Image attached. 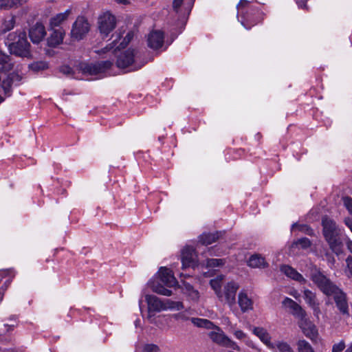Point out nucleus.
Wrapping results in <instances>:
<instances>
[{
    "label": "nucleus",
    "mask_w": 352,
    "mask_h": 352,
    "mask_svg": "<svg viewBox=\"0 0 352 352\" xmlns=\"http://www.w3.org/2000/svg\"><path fill=\"white\" fill-rule=\"evenodd\" d=\"M117 56L116 65L120 69H127L128 72L136 71L140 69L144 63H139L140 54L135 50L128 49L120 52Z\"/></svg>",
    "instance_id": "5"
},
{
    "label": "nucleus",
    "mask_w": 352,
    "mask_h": 352,
    "mask_svg": "<svg viewBox=\"0 0 352 352\" xmlns=\"http://www.w3.org/2000/svg\"><path fill=\"white\" fill-rule=\"evenodd\" d=\"M296 226H297V225H296V223L293 224V225H292V229H294V227H296Z\"/></svg>",
    "instance_id": "58"
},
{
    "label": "nucleus",
    "mask_w": 352,
    "mask_h": 352,
    "mask_svg": "<svg viewBox=\"0 0 352 352\" xmlns=\"http://www.w3.org/2000/svg\"><path fill=\"white\" fill-rule=\"evenodd\" d=\"M280 270L287 277L298 282L300 284H305L307 283V280L302 276V274H300L295 269L289 265L281 266Z\"/></svg>",
    "instance_id": "23"
},
{
    "label": "nucleus",
    "mask_w": 352,
    "mask_h": 352,
    "mask_svg": "<svg viewBox=\"0 0 352 352\" xmlns=\"http://www.w3.org/2000/svg\"><path fill=\"white\" fill-rule=\"evenodd\" d=\"M311 241L307 238H301L296 241L293 245H300L302 249H306L311 246Z\"/></svg>",
    "instance_id": "37"
},
{
    "label": "nucleus",
    "mask_w": 352,
    "mask_h": 352,
    "mask_svg": "<svg viewBox=\"0 0 352 352\" xmlns=\"http://www.w3.org/2000/svg\"><path fill=\"white\" fill-rule=\"evenodd\" d=\"M346 269L345 273L347 276L352 278V257L348 256L346 259Z\"/></svg>",
    "instance_id": "42"
},
{
    "label": "nucleus",
    "mask_w": 352,
    "mask_h": 352,
    "mask_svg": "<svg viewBox=\"0 0 352 352\" xmlns=\"http://www.w3.org/2000/svg\"><path fill=\"white\" fill-rule=\"evenodd\" d=\"M183 1L184 0H173V8L177 13L179 12V9L182 4L183 3Z\"/></svg>",
    "instance_id": "47"
},
{
    "label": "nucleus",
    "mask_w": 352,
    "mask_h": 352,
    "mask_svg": "<svg viewBox=\"0 0 352 352\" xmlns=\"http://www.w3.org/2000/svg\"><path fill=\"white\" fill-rule=\"evenodd\" d=\"M30 67L34 72H39L46 69L48 67V65L45 61H38L31 64Z\"/></svg>",
    "instance_id": "35"
},
{
    "label": "nucleus",
    "mask_w": 352,
    "mask_h": 352,
    "mask_svg": "<svg viewBox=\"0 0 352 352\" xmlns=\"http://www.w3.org/2000/svg\"><path fill=\"white\" fill-rule=\"evenodd\" d=\"M252 333L270 349H275V344L272 342V337L263 327H254Z\"/></svg>",
    "instance_id": "17"
},
{
    "label": "nucleus",
    "mask_w": 352,
    "mask_h": 352,
    "mask_svg": "<svg viewBox=\"0 0 352 352\" xmlns=\"http://www.w3.org/2000/svg\"><path fill=\"white\" fill-rule=\"evenodd\" d=\"M294 298H297V294H295V295H294Z\"/></svg>",
    "instance_id": "61"
},
{
    "label": "nucleus",
    "mask_w": 352,
    "mask_h": 352,
    "mask_svg": "<svg viewBox=\"0 0 352 352\" xmlns=\"http://www.w3.org/2000/svg\"><path fill=\"white\" fill-rule=\"evenodd\" d=\"M310 279L324 294L329 296L339 288L317 267L311 269Z\"/></svg>",
    "instance_id": "6"
},
{
    "label": "nucleus",
    "mask_w": 352,
    "mask_h": 352,
    "mask_svg": "<svg viewBox=\"0 0 352 352\" xmlns=\"http://www.w3.org/2000/svg\"><path fill=\"white\" fill-rule=\"evenodd\" d=\"M298 352H315L311 345L305 340H300L297 342Z\"/></svg>",
    "instance_id": "31"
},
{
    "label": "nucleus",
    "mask_w": 352,
    "mask_h": 352,
    "mask_svg": "<svg viewBox=\"0 0 352 352\" xmlns=\"http://www.w3.org/2000/svg\"><path fill=\"white\" fill-rule=\"evenodd\" d=\"M113 65L111 60H104L94 64L85 65L82 69L84 73L90 75H98L110 69Z\"/></svg>",
    "instance_id": "11"
},
{
    "label": "nucleus",
    "mask_w": 352,
    "mask_h": 352,
    "mask_svg": "<svg viewBox=\"0 0 352 352\" xmlns=\"http://www.w3.org/2000/svg\"><path fill=\"white\" fill-rule=\"evenodd\" d=\"M182 292L191 300L197 301L199 298V293L190 284L183 282L181 286Z\"/></svg>",
    "instance_id": "25"
},
{
    "label": "nucleus",
    "mask_w": 352,
    "mask_h": 352,
    "mask_svg": "<svg viewBox=\"0 0 352 352\" xmlns=\"http://www.w3.org/2000/svg\"><path fill=\"white\" fill-rule=\"evenodd\" d=\"M72 11L70 9H67L64 12L58 13L55 16H52L50 19V28L58 29V28H63L62 24L66 21L70 15Z\"/></svg>",
    "instance_id": "21"
},
{
    "label": "nucleus",
    "mask_w": 352,
    "mask_h": 352,
    "mask_svg": "<svg viewBox=\"0 0 352 352\" xmlns=\"http://www.w3.org/2000/svg\"><path fill=\"white\" fill-rule=\"evenodd\" d=\"M173 318L177 320L186 321L191 319L192 318H190L187 311H182L177 314H174Z\"/></svg>",
    "instance_id": "39"
},
{
    "label": "nucleus",
    "mask_w": 352,
    "mask_h": 352,
    "mask_svg": "<svg viewBox=\"0 0 352 352\" xmlns=\"http://www.w3.org/2000/svg\"><path fill=\"white\" fill-rule=\"evenodd\" d=\"M15 24V19L14 16H9L7 19H6L2 24V30L4 32H6L8 31H10L12 30Z\"/></svg>",
    "instance_id": "33"
},
{
    "label": "nucleus",
    "mask_w": 352,
    "mask_h": 352,
    "mask_svg": "<svg viewBox=\"0 0 352 352\" xmlns=\"http://www.w3.org/2000/svg\"><path fill=\"white\" fill-rule=\"evenodd\" d=\"M191 322L197 327L211 329L212 331L208 333V336L214 343L237 351H241L238 344L226 336L219 326L215 325L210 320L204 318H193L191 319Z\"/></svg>",
    "instance_id": "1"
},
{
    "label": "nucleus",
    "mask_w": 352,
    "mask_h": 352,
    "mask_svg": "<svg viewBox=\"0 0 352 352\" xmlns=\"http://www.w3.org/2000/svg\"><path fill=\"white\" fill-rule=\"evenodd\" d=\"M225 261L221 258H209L206 260V266L208 268L221 266L224 265Z\"/></svg>",
    "instance_id": "34"
},
{
    "label": "nucleus",
    "mask_w": 352,
    "mask_h": 352,
    "mask_svg": "<svg viewBox=\"0 0 352 352\" xmlns=\"http://www.w3.org/2000/svg\"><path fill=\"white\" fill-rule=\"evenodd\" d=\"M244 342H245V344L247 346H248L249 347H250L252 349H256L258 352H260L261 351V349H258V347H256V346L253 342V341L251 340L248 337V338H246V340H244Z\"/></svg>",
    "instance_id": "50"
},
{
    "label": "nucleus",
    "mask_w": 352,
    "mask_h": 352,
    "mask_svg": "<svg viewBox=\"0 0 352 352\" xmlns=\"http://www.w3.org/2000/svg\"><path fill=\"white\" fill-rule=\"evenodd\" d=\"M60 72H62L63 74H65L66 76L72 75V73H73L72 69L70 67L67 66V65L62 66L60 68Z\"/></svg>",
    "instance_id": "48"
},
{
    "label": "nucleus",
    "mask_w": 352,
    "mask_h": 352,
    "mask_svg": "<svg viewBox=\"0 0 352 352\" xmlns=\"http://www.w3.org/2000/svg\"><path fill=\"white\" fill-rule=\"evenodd\" d=\"M344 222H345V224L351 229V230L352 231V223L351 222L350 220L349 219H345L344 220Z\"/></svg>",
    "instance_id": "52"
},
{
    "label": "nucleus",
    "mask_w": 352,
    "mask_h": 352,
    "mask_svg": "<svg viewBox=\"0 0 352 352\" xmlns=\"http://www.w3.org/2000/svg\"><path fill=\"white\" fill-rule=\"evenodd\" d=\"M90 25L84 16H78L72 25L71 36L76 40H81L89 32Z\"/></svg>",
    "instance_id": "9"
},
{
    "label": "nucleus",
    "mask_w": 352,
    "mask_h": 352,
    "mask_svg": "<svg viewBox=\"0 0 352 352\" xmlns=\"http://www.w3.org/2000/svg\"><path fill=\"white\" fill-rule=\"evenodd\" d=\"M283 305L290 309L294 316L300 319H303L306 316V313L302 307L292 299L286 297L283 301Z\"/></svg>",
    "instance_id": "20"
},
{
    "label": "nucleus",
    "mask_w": 352,
    "mask_h": 352,
    "mask_svg": "<svg viewBox=\"0 0 352 352\" xmlns=\"http://www.w3.org/2000/svg\"><path fill=\"white\" fill-rule=\"evenodd\" d=\"M344 206L352 214V199L348 197H343L342 199Z\"/></svg>",
    "instance_id": "44"
},
{
    "label": "nucleus",
    "mask_w": 352,
    "mask_h": 352,
    "mask_svg": "<svg viewBox=\"0 0 352 352\" xmlns=\"http://www.w3.org/2000/svg\"><path fill=\"white\" fill-rule=\"evenodd\" d=\"M164 41V34L161 30H153L148 36V45L154 50L162 47Z\"/></svg>",
    "instance_id": "18"
},
{
    "label": "nucleus",
    "mask_w": 352,
    "mask_h": 352,
    "mask_svg": "<svg viewBox=\"0 0 352 352\" xmlns=\"http://www.w3.org/2000/svg\"><path fill=\"white\" fill-rule=\"evenodd\" d=\"M294 298H297V294H295V295H294Z\"/></svg>",
    "instance_id": "60"
},
{
    "label": "nucleus",
    "mask_w": 352,
    "mask_h": 352,
    "mask_svg": "<svg viewBox=\"0 0 352 352\" xmlns=\"http://www.w3.org/2000/svg\"><path fill=\"white\" fill-rule=\"evenodd\" d=\"M133 33L129 32L126 35V36L123 38L122 41L120 43L119 45H118V47H119V50L120 51L122 49H124L126 47V45L130 43L133 38Z\"/></svg>",
    "instance_id": "38"
},
{
    "label": "nucleus",
    "mask_w": 352,
    "mask_h": 352,
    "mask_svg": "<svg viewBox=\"0 0 352 352\" xmlns=\"http://www.w3.org/2000/svg\"><path fill=\"white\" fill-rule=\"evenodd\" d=\"M303 333L307 338L314 339L317 335L316 326L311 322H305V326H301Z\"/></svg>",
    "instance_id": "29"
},
{
    "label": "nucleus",
    "mask_w": 352,
    "mask_h": 352,
    "mask_svg": "<svg viewBox=\"0 0 352 352\" xmlns=\"http://www.w3.org/2000/svg\"><path fill=\"white\" fill-rule=\"evenodd\" d=\"M150 286L152 291L158 294L166 296H170L172 295L171 290L165 288L163 285H160L158 283H150Z\"/></svg>",
    "instance_id": "30"
},
{
    "label": "nucleus",
    "mask_w": 352,
    "mask_h": 352,
    "mask_svg": "<svg viewBox=\"0 0 352 352\" xmlns=\"http://www.w3.org/2000/svg\"><path fill=\"white\" fill-rule=\"evenodd\" d=\"M13 67L14 63L11 58L0 51V69L1 71H11Z\"/></svg>",
    "instance_id": "27"
},
{
    "label": "nucleus",
    "mask_w": 352,
    "mask_h": 352,
    "mask_svg": "<svg viewBox=\"0 0 352 352\" xmlns=\"http://www.w3.org/2000/svg\"><path fill=\"white\" fill-rule=\"evenodd\" d=\"M302 292L305 301L313 309L314 314L318 317L320 309L316 293L307 288H304Z\"/></svg>",
    "instance_id": "13"
},
{
    "label": "nucleus",
    "mask_w": 352,
    "mask_h": 352,
    "mask_svg": "<svg viewBox=\"0 0 352 352\" xmlns=\"http://www.w3.org/2000/svg\"><path fill=\"white\" fill-rule=\"evenodd\" d=\"M13 8L12 0H0V9L10 10Z\"/></svg>",
    "instance_id": "43"
},
{
    "label": "nucleus",
    "mask_w": 352,
    "mask_h": 352,
    "mask_svg": "<svg viewBox=\"0 0 352 352\" xmlns=\"http://www.w3.org/2000/svg\"><path fill=\"white\" fill-rule=\"evenodd\" d=\"M345 347V344L343 341H341L338 344H335L333 346V350L336 351V352H341L342 351L344 350Z\"/></svg>",
    "instance_id": "46"
},
{
    "label": "nucleus",
    "mask_w": 352,
    "mask_h": 352,
    "mask_svg": "<svg viewBox=\"0 0 352 352\" xmlns=\"http://www.w3.org/2000/svg\"><path fill=\"white\" fill-rule=\"evenodd\" d=\"M45 35V28L40 23H36L29 30V36L33 43H39Z\"/></svg>",
    "instance_id": "16"
},
{
    "label": "nucleus",
    "mask_w": 352,
    "mask_h": 352,
    "mask_svg": "<svg viewBox=\"0 0 352 352\" xmlns=\"http://www.w3.org/2000/svg\"><path fill=\"white\" fill-rule=\"evenodd\" d=\"M160 281L167 287H173L177 283V280L173 272L165 267H160L158 272Z\"/></svg>",
    "instance_id": "19"
},
{
    "label": "nucleus",
    "mask_w": 352,
    "mask_h": 352,
    "mask_svg": "<svg viewBox=\"0 0 352 352\" xmlns=\"http://www.w3.org/2000/svg\"><path fill=\"white\" fill-rule=\"evenodd\" d=\"M238 304L243 313L253 309V301L248 297L246 292L241 291L238 294Z\"/></svg>",
    "instance_id": "22"
},
{
    "label": "nucleus",
    "mask_w": 352,
    "mask_h": 352,
    "mask_svg": "<svg viewBox=\"0 0 352 352\" xmlns=\"http://www.w3.org/2000/svg\"><path fill=\"white\" fill-rule=\"evenodd\" d=\"M49 30L51 31L50 36L47 38V45L50 47H56L61 44L63 41L65 30L63 28H58V29L50 28Z\"/></svg>",
    "instance_id": "14"
},
{
    "label": "nucleus",
    "mask_w": 352,
    "mask_h": 352,
    "mask_svg": "<svg viewBox=\"0 0 352 352\" xmlns=\"http://www.w3.org/2000/svg\"><path fill=\"white\" fill-rule=\"evenodd\" d=\"M6 327H8V329H7V331H10V330H12L13 329V326H8V325H6Z\"/></svg>",
    "instance_id": "56"
},
{
    "label": "nucleus",
    "mask_w": 352,
    "mask_h": 352,
    "mask_svg": "<svg viewBox=\"0 0 352 352\" xmlns=\"http://www.w3.org/2000/svg\"><path fill=\"white\" fill-rule=\"evenodd\" d=\"M232 333L239 340H245L248 338V335L241 329H233Z\"/></svg>",
    "instance_id": "40"
},
{
    "label": "nucleus",
    "mask_w": 352,
    "mask_h": 352,
    "mask_svg": "<svg viewBox=\"0 0 352 352\" xmlns=\"http://www.w3.org/2000/svg\"><path fill=\"white\" fill-rule=\"evenodd\" d=\"M10 72L0 69V93L6 96H10L12 85H18L22 79L19 74Z\"/></svg>",
    "instance_id": "7"
},
{
    "label": "nucleus",
    "mask_w": 352,
    "mask_h": 352,
    "mask_svg": "<svg viewBox=\"0 0 352 352\" xmlns=\"http://www.w3.org/2000/svg\"><path fill=\"white\" fill-rule=\"evenodd\" d=\"M300 230L303 231V232H305L307 234L309 235H312L314 234V231L311 228H310L309 226H300Z\"/></svg>",
    "instance_id": "51"
},
{
    "label": "nucleus",
    "mask_w": 352,
    "mask_h": 352,
    "mask_svg": "<svg viewBox=\"0 0 352 352\" xmlns=\"http://www.w3.org/2000/svg\"><path fill=\"white\" fill-rule=\"evenodd\" d=\"M221 235V232H217L215 233H205L199 236V241L203 245H210L212 243H214L220 237Z\"/></svg>",
    "instance_id": "28"
},
{
    "label": "nucleus",
    "mask_w": 352,
    "mask_h": 352,
    "mask_svg": "<svg viewBox=\"0 0 352 352\" xmlns=\"http://www.w3.org/2000/svg\"><path fill=\"white\" fill-rule=\"evenodd\" d=\"M197 255L195 249L190 246L185 247L182 252V268H194L197 265Z\"/></svg>",
    "instance_id": "12"
},
{
    "label": "nucleus",
    "mask_w": 352,
    "mask_h": 352,
    "mask_svg": "<svg viewBox=\"0 0 352 352\" xmlns=\"http://www.w3.org/2000/svg\"><path fill=\"white\" fill-rule=\"evenodd\" d=\"M332 352H336V351H333V350L332 349Z\"/></svg>",
    "instance_id": "62"
},
{
    "label": "nucleus",
    "mask_w": 352,
    "mask_h": 352,
    "mask_svg": "<svg viewBox=\"0 0 352 352\" xmlns=\"http://www.w3.org/2000/svg\"><path fill=\"white\" fill-rule=\"evenodd\" d=\"M165 303H166L167 309L180 310L184 308V305L181 302H174L170 300H166Z\"/></svg>",
    "instance_id": "36"
},
{
    "label": "nucleus",
    "mask_w": 352,
    "mask_h": 352,
    "mask_svg": "<svg viewBox=\"0 0 352 352\" xmlns=\"http://www.w3.org/2000/svg\"><path fill=\"white\" fill-rule=\"evenodd\" d=\"M224 278L223 275L217 276L210 280V285L219 300L227 304L232 309L236 304V295L239 285L236 282L230 281L225 285L222 289Z\"/></svg>",
    "instance_id": "3"
},
{
    "label": "nucleus",
    "mask_w": 352,
    "mask_h": 352,
    "mask_svg": "<svg viewBox=\"0 0 352 352\" xmlns=\"http://www.w3.org/2000/svg\"><path fill=\"white\" fill-rule=\"evenodd\" d=\"M4 100L3 97L2 96V94L0 93V103L3 102Z\"/></svg>",
    "instance_id": "55"
},
{
    "label": "nucleus",
    "mask_w": 352,
    "mask_h": 352,
    "mask_svg": "<svg viewBox=\"0 0 352 352\" xmlns=\"http://www.w3.org/2000/svg\"><path fill=\"white\" fill-rule=\"evenodd\" d=\"M249 3L250 1L248 0H240L239 3L236 6L238 11L243 13V9L248 6Z\"/></svg>",
    "instance_id": "45"
},
{
    "label": "nucleus",
    "mask_w": 352,
    "mask_h": 352,
    "mask_svg": "<svg viewBox=\"0 0 352 352\" xmlns=\"http://www.w3.org/2000/svg\"><path fill=\"white\" fill-rule=\"evenodd\" d=\"M116 24V16L109 12L100 15L98 19V28L102 38L107 37L115 30Z\"/></svg>",
    "instance_id": "8"
},
{
    "label": "nucleus",
    "mask_w": 352,
    "mask_h": 352,
    "mask_svg": "<svg viewBox=\"0 0 352 352\" xmlns=\"http://www.w3.org/2000/svg\"><path fill=\"white\" fill-rule=\"evenodd\" d=\"M28 0H12L13 8H17L27 3Z\"/></svg>",
    "instance_id": "49"
},
{
    "label": "nucleus",
    "mask_w": 352,
    "mask_h": 352,
    "mask_svg": "<svg viewBox=\"0 0 352 352\" xmlns=\"http://www.w3.org/2000/svg\"><path fill=\"white\" fill-rule=\"evenodd\" d=\"M331 296H333L336 306L340 311L344 315L349 316V307L345 294L340 288H338V291L332 294Z\"/></svg>",
    "instance_id": "15"
},
{
    "label": "nucleus",
    "mask_w": 352,
    "mask_h": 352,
    "mask_svg": "<svg viewBox=\"0 0 352 352\" xmlns=\"http://www.w3.org/2000/svg\"><path fill=\"white\" fill-rule=\"evenodd\" d=\"M274 345L278 352H294L292 347L285 341H277Z\"/></svg>",
    "instance_id": "32"
},
{
    "label": "nucleus",
    "mask_w": 352,
    "mask_h": 352,
    "mask_svg": "<svg viewBox=\"0 0 352 352\" xmlns=\"http://www.w3.org/2000/svg\"><path fill=\"white\" fill-rule=\"evenodd\" d=\"M142 300H140V308L141 309Z\"/></svg>",
    "instance_id": "59"
},
{
    "label": "nucleus",
    "mask_w": 352,
    "mask_h": 352,
    "mask_svg": "<svg viewBox=\"0 0 352 352\" xmlns=\"http://www.w3.org/2000/svg\"><path fill=\"white\" fill-rule=\"evenodd\" d=\"M322 226L323 236L330 249L335 254H340L342 252L343 242L346 239L343 231L328 217L322 218Z\"/></svg>",
    "instance_id": "2"
},
{
    "label": "nucleus",
    "mask_w": 352,
    "mask_h": 352,
    "mask_svg": "<svg viewBox=\"0 0 352 352\" xmlns=\"http://www.w3.org/2000/svg\"><path fill=\"white\" fill-rule=\"evenodd\" d=\"M120 35L119 34L117 38L113 40L111 43H109L101 50L96 51V53L99 55L105 56L117 55L118 52H120L119 47H118V39H120Z\"/></svg>",
    "instance_id": "24"
},
{
    "label": "nucleus",
    "mask_w": 352,
    "mask_h": 352,
    "mask_svg": "<svg viewBox=\"0 0 352 352\" xmlns=\"http://www.w3.org/2000/svg\"><path fill=\"white\" fill-rule=\"evenodd\" d=\"M143 352H160V349L155 344H147L144 346Z\"/></svg>",
    "instance_id": "41"
},
{
    "label": "nucleus",
    "mask_w": 352,
    "mask_h": 352,
    "mask_svg": "<svg viewBox=\"0 0 352 352\" xmlns=\"http://www.w3.org/2000/svg\"><path fill=\"white\" fill-rule=\"evenodd\" d=\"M7 42L12 54L22 57L30 56V45L27 41L25 32L10 33L7 38Z\"/></svg>",
    "instance_id": "4"
},
{
    "label": "nucleus",
    "mask_w": 352,
    "mask_h": 352,
    "mask_svg": "<svg viewBox=\"0 0 352 352\" xmlns=\"http://www.w3.org/2000/svg\"><path fill=\"white\" fill-rule=\"evenodd\" d=\"M346 244H347V248H348V249L349 250V251H350L351 252H352V241H351L348 240V241H346Z\"/></svg>",
    "instance_id": "53"
},
{
    "label": "nucleus",
    "mask_w": 352,
    "mask_h": 352,
    "mask_svg": "<svg viewBox=\"0 0 352 352\" xmlns=\"http://www.w3.org/2000/svg\"><path fill=\"white\" fill-rule=\"evenodd\" d=\"M248 265L253 268H265L267 266V263L264 257L259 254H254L250 257Z\"/></svg>",
    "instance_id": "26"
},
{
    "label": "nucleus",
    "mask_w": 352,
    "mask_h": 352,
    "mask_svg": "<svg viewBox=\"0 0 352 352\" xmlns=\"http://www.w3.org/2000/svg\"><path fill=\"white\" fill-rule=\"evenodd\" d=\"M117 3H122V4H126L127 1L126 0H115Z\"/></svg>",
    "instance_id": "54"
},
{
    "label": "nucleus",
    "mask_w": 352,
    "mask_h": 352,
    "mask_svg": "<svg viewBox=\"0 0 352 352\" xmlns=\"http://www.w3.org/2000/svg\"><path fill=\"white\" fill-rule=\"evenodd\" d=\"M241 23H242V25H243L245 28L249 29V28H247V27L245 25V24H244V23H243V22H241Z\"/></svg>",
    "instance_id": "57"
},
{
    "label": "nucleus",
    "mask_w": 352,
    "mask_h": 352,
    "mask_svg": "<svg viewBox=\"0 0 352 352\" xmlns=\"http://www.w3.org/2000/svg\"><path fill=\"white\" fill-rule=\"evenodd\" d=\"M145 299L148 305V317L149 318L153 316V313L167 309L166 303L160 300V299L155 296L148 294L146 295Z\"/></svg>",
    "instance_id": "10"
}]
</instances>
